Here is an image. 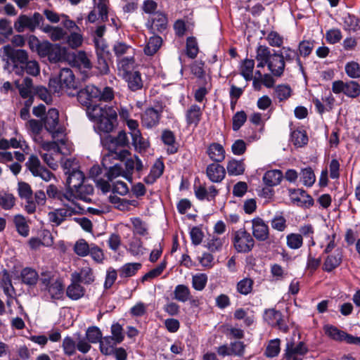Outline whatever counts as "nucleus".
Segmentation results:
<instances>
[{"instance_id": "nucleus-59", "label": "nucleus", "mask_w": 360, "mask_h": 360, "mask_svg": "<svg viewBox=\"0 0 360 360\" xmlns=\"http://www.w3.org/2000/svg\"><path fill=\"white\" fill-rule=\"evenodd\" d=\"M270 223L273 229L280 232L284 231L287 228L286 219L282 214H275Z\"/></svg>"}, {"instance_id": "nucleus-14", "label": "nucleus", "mask_w": 360, "mask_h": 360, "mask_svg": "<svg viewBox=\"0 0 360 360\" xmlns=\"http://www.w3.org/2000/svg\"><path fill=\"white\" fill-rule=\"evenodd\" d=\"M75 212L71 207L56 209L48 213V220L53 226H58L67 217L72 216Z\"/></svg>"}, {"instance_id": "nucleus-27", "label": "nucleus", "mask_w": 360, "mask_h": 360, "mask_svg": "<svg viewBox=\"0 0 360 360\" xmlns=\"http://www.w3.org/2000/svg\"><path fill=\"white\" fill-rule=\"evenodd\" d=\"M207 153L210 158L216 162H221L225 159V150L218 143H211L207 148Z\"/></svg>"}, {"instance_id": "nucleus-35", "label": "nucleus", "mask_w": 360, "mask_h": 360, "mask_svg": "<svg viewBox=\"0 0 360 360\" xmlns=\"http://www.w3.org/2000/svg\"><path fill=\"white\" fill-rule=\"evenodd\" d=\"M20 278L23 283L30 286L35 285L40 279L37 272L29 267H26L21 271Z\"/></svg>"}, {"instance_id": "nucleus-56", "label": "nucleus", "mask_w": 360, "mask_h": 360, "mask_svg": "<svg viewBox=\"0 0 360 360\" xmlns=\"http://www.w3.org/2000/svg\"><path fill=\"white\" fill-rule=\"evenodd\" d=\"M286 243L289 248L297 250L302 246L303 238L298 233H290L286 236Z\"/></svg>"}, {"instance_id": "nucleus-58", "label": "nucleus", "mask_w": 360, "mask_h": 360, "mask_svg": "<svg viewBox=\"0 0 360 360\" xmlns=\"http://www.w3.org/2000/svg\"><path fill=\"white\" fill-rule=\"evenodd\" d=\"M345 70L347 75L352 79L360 77V65L355 61H350L346 63Z\"/></svg>"}, {"instance_id": "nucleus-31", "label": "nucleus", "mask_w": 360, "mask_h": 360, "mask_svg": "<svg viewBox=\"0 0 360 360\" xmlns=\"http://www.w3.org/2000/svg\"><path fill=\"white\" fill-rule=\"evenodd\" d=\"M84 293L85 289L80 285V283L71 278V283L66 289L67 296L72 300H77L82 297Z\"/></svg>"}, {"instance_id": "nucleus-36", "label": "nucleus", "mask_w": 360, "mask_h": 360, "mask_svg": "<svg viewBox=\"0 0 360 360\" xmlns=\"http://www.w3.org/2000/svg\"><path fill=\"white\" fill-rule=\"evenodd\" d=\"M341 251L337 250L333 255H328L323 264V270L328 272L333 271L337 268L342 262Z\"/></svg>"}, {"instance_id": "nucleus-62", "label": "nucleus", "mask_w": 360, "mask_h": 360, "mask_svg": "<svg viewBox=\"0 0 360 360\" xmlns=\"http://www.w3.org/2000/svg\"><path fill=\"white\" fill-rule=\"evenodd\" d=\"M96 56H110L108 46L103 38L94 39Z\"/></svg>"}, {"instance_id": "nucleus-42", "label": "nucleus", "mask_w": 360, "mask_h": 360, "mask_svg": "<svg viewBox=\"0 0 360 360\" xmlns=\"http://www.w3.org/2000/svg\"><path fill=\"white\" fill-rule=\"evenodd\" d=\"M13 222L18 233L20 236L27 237L29 235L30 227L24 216L21 214L14 216Z\"/></svg>"}, {"instance_id": "nucleus-22", "label": "nucleus", "mask_w": 360, "mask_h": 360, "mask_svg": "<svg viewBox=\"0 0 360 360\" xmlns=\"http://www.w3.org/2000/svg\"><path fill=\"white\" fill-rule=\"evenodd\" d=\"M112 51L117 60L135 55L134 49L131 46L122 41L115 42L112 46Z\"/></svg>"}, {"instance_id": "nucleus-41", "label": "nucleus", "mask_w": 360, "mask_h": 360, "mask_svg": "<svg viewBox=\"0 0 360 360\" xmlns=\"http://www.w3.org/2000/svg\"><path fill=\"white\" fill-rule=\"evenodd\" d=\"M226 169L229 176L241 175L244 173L245 165L243 160L232 159L228 162Z\"/></svg>"}, {"instance_id": "nucleus-4", "label": "nucleus", "mask_w": 360, "mask_h": 360, "mask_svg": "<svg viewBox=\"0 0 360 360\" xmlns=\"http://www.w3.org/2000/svg\"><path fill=\"white\" fill-rule=\"evenodd\" d=\"M49 87L56 93L64 91L68 96H74L78 89V83L70 68H63L60 71L58 78L50 79Z\"/></svg>"}, {"instance_id": "nucleus-51", "label": "nucleus", "mask_w": 360, "mask_h": 360, "mask_svg": "<svg viewBox=\"0 0 360 360\" xmlns=\"http://www.w3.org/2000/svg\"><path fill=\"white\" fill-rule=\"evenodd\" d=\"M94 7L97 9L102 21L105 22L108 19L109 0H93Z\"/></svg>"}, {"instance_id": "nucleus-17", "label": "nucleus", "mask_w": 360, "mask_h": 360, "mask_svg": "<svg viewBox=\"0 0 360 360\" xmlns=\"http://www.w3.org/2000/svg\"><path fill=\"white\" fill-rule=\"evenodd\" d=\"M116 62L118 74L121 77L136 70L138 66L135 60V55L118 59Z\"/></svg>"}, {"instance_id": "nucleus-38", "label": "nucleus", "mask_w": 360, "mask_h": 360, "mask_svg": "<svg viewBox=\"0 0 360 360\" xmlns=\"http://www.w3.org/2000/svg\"><path fill=\"white\" fill-rule=\"evenodd\" d=\"M161 138L163 143L167 146V150L168 153L174 154L177 152L175 136L172 131H163Z\"/></svg>"}, {"instance_id": "nucleus-43", "label": "nucleus", "mask_w": 360, "mask_h": 360, "mask_svg": "<svg viewBox=\"0 0 360 360\" xmlns=\"http://www.w3.org/2000/svg\"><path fill=\"white\" fill-rule=\"evenodd\" d=\"M162 38L159 36H153L148 39L145 48L144 53L148 56L154 55L162 45Z\"/></svg>"}, {"instance_id": "nucleus-13", "label": "nucleus", "mask_w": 360, "mask_h": 360, "mask_svg": "<svg viewBox=\"0 0 360 360\" xmlns=\"http://www.w3.org/2000/svg\"><path fill=\"white\" fill-rule=\"evenodd\" d=\"M125 159V168L123 169L124 178L131 182L134 170L136 172L140 173L143 169V165L141 159L137 155H134V157L130 158H127V157Z\"/></svg>"}, {"instance_id": "nucleus-29", "label": "nucleus", "mask_w": 360, "mask_h": 360, "mask_svg": "<svg viewBox=\"0 0 360 360\" xmlns=\"http://www.w3.org/2000/svg\"><path fill=\"white\" fill-rule=\"evenodd\" d=\"M164 164L160 160H157L150 169L149 174L144 178V182L147 184H153L160 178L164 171Z\"/></svg>"}, {"instance_id": "nucleus-28", "label": "nucleus", "mask_w": 360, "mask_h": 360, "mask_svg": "<svg viewBox=\"0 0 360 360\" xmlns=\"http://www.w3.org/2000/svg\"><path fill=\"white\" fill-rule=\"evenodd\" d=\"M280 56H282L283 61L290 63L295 60L297 65L300 67L301 70H303L302 63L300 60V58L299 56L298 52L291 49L289 46H283L281 50L277 51Z\"/></svg>"}, {"instance_id": "nucleus-32", "label": "nucleus", "mask_w": 360, "mask_h": 360, "mask_svg": "<svg viewBox=\"0 0 360 360\" xmlns=\"http://www.w3.org/2000/svg\"><path fill=\"white\" fill-rule=\"evenodd\" d=\"M66 176L67 186L74 188V189L85 181V177L83 172L77 168H72V171L66 174Z\"/></svg>"}, {"instance_id": "nucleus-57", "label": "nucleus", "mask_w": 360, "mask_h": 360, "mask_svg": "<svg viewBox=\"0 0 360 360\" xmlns=\"http://www.w3.org/2000/svg\"><path fill=\"white\" fill-rule=\"evenodd\" d=\"M281 351L279 339H272L266 345L264 354L269 358L276 356Z\"/></svg>"}, {"instance_id": "nucleus-44", "label": "nucleus", "mask_w": 360, "mask_h": 360, "mask_svg": "<svg viewBox=\"0 0 360 360\" xmlns=\"http://www.w3.org/2000/svg\"><path fill=\"white\" fill-rule=\"evenodd\" d=\"M141 264L139 262L125 264L119 269L120 276L122 278L133 276L141 269Z\"/></svg>"}, {"instance_id": "nucleus-5", "label": "nucleus", "mask_w": 360, "mask_h": 360, "mask_svg": "<svg viewBox=\"0 0 360 360\" xmlns=\"http://www.w3.org/2000/svg\"><path fill=\"white\" fill-rule=\"evenodd\" d=\"M39 286L44 295L52 300H60L64 293L62 281L56 278L51 271L41 273Z\"/></svg>"}, {"instance_id": "nucleus-63", "label": "nucleus", "mask_w": 360, "mask_h": 360, "mask_svg": "<svg viewBox=\"0 0 360 360\" xmlns=\"http://www.w3.org/2000/svg\"><path fill=\"white\" fill-rule=\"evenodd\" d=\"M90 249L91 246L84 239L78 240L74 246L75 252L80 257H85L89 255Z\"/></svg>"}, {"instance_id": "nucleus-2", "label": "nucleus", "mask_w": 360, "mask_h": 360, "mask_svg": "<svg viewBox=\"0 0 360 360\" xmlns=\"http://www.w3.org/2000/svg\"><path fill=\"white\" fill-rule=\"evenodd\" d=\"M110 131L102 134L98 133L101 136V144L108 150V153L103 158V166H108L112 160L123 161L129 155L128 150H117L118 148L124 147L128 144V138L126 133L121 131L117 136H112L110 135Z\"/></svg>"}, {"instance_id": "nucleus-48", "label": "nucleus", "mask_w": 360, "mask_h": 360, "mask_svg": "<svg viewBox=\"0 0 360 360\" xmlns=\"http://www.w3.org/2000/svg\"><path fill=\"white\" fill-rule=\"evenodd\" d=\"M307 352V347L303 342H300L297 345L292 341L287 343L285 352L290 355L304 354Z\"/></svg>"}, {"instance_id": "nucleus-19", "label": "nucleus", "mask_w": 360, "mask_h": 360, "mask_svg": "<svg viewBox=\"0 0 360 360\" xmlns=\"http://www.w3.org/2000/svg\"><path fill=\"white\" fill-rule=\"evenodd\" d=\"M161 113L153 108H147L141 116V122L144 127L152 128L160 121Z\"/></svg>"}, {"instance_id": "nucleus-64", "label": "nucleus", "mask_w": 360, "mask_h": 360, "mask_svg": "<svg viewBox=\"0 0 360 360\" xmlns=\"http://www.w3.org/2000/svg\"><path fill=\"white\" fill-rule=\"evenodd\" d=\"M269 44L272 47H281L283 44V37L276 31H271L266 37Z\"/></svg>"}, {"instance_id": "nucleus-30", "label": "nucleus", "mask_w": 360, "mask_h": 360, "mask_svg": "<svg viewBox=\"0 0 360 360\" xmlns=\"http://www.w3.org/2000/svg\"><path fill=\"white\" fill-rule=\"evenodd\" d=\"M283 177V173L279 169L267 171L263 176L262 180L265 185L272 187L278 185Z\"/></svg>"}, {"instance_id": "nucleus-34", "label": "nucleus", "mask_w": 360, "mask_h": 360, "mask_svg": "<svg viewBox=\"0 0 360 360\" xmlns=\"http://www.w3.org/2000/svg\"><path fill=\"white\" fill-rule=\"evenodd\" d=\"M75 191V193H77V198H78V200H81L86 202L91 201L90 196L94 194V187L91 184L84 181L80 186L77 187Z\"/></svg>"}, {"instance_id": "nucleus-24", "label": "nucleus", "mask_w": 360, "mask_h": 360, "mask_svg": "<svg viewBox=\"0 0 360 360\" xmlns=\"http://www.w3.org/2000/svg\"><path fill=\"white\" fill-rule=\"evenodd\" d=\"M91 342L95 343L97 340L100 342V349L105 355H111L114 353L116 345L123 339H91Z\"/></svg>"}, {"instance_id": "nucleus-52", "label": "nucleus", "mask_w": 360, "mask_h": 360, "mask_svg": "<svg viewBox=\"0 0 360 360\" xmlns=\"http://www.w3.org/2000/svg\"><path fill=\"white\" fill-rule=\"evenodd\" d=\"M291 141L297 147H302L308 142V137L304 131L295 130L291 133Z\"/></svg>"}, {"instance_id": "nucleus-26", "label": "nucleus", "mask_w": 360, "mask_h": 360, "mask_svg": "<svg viewBox=\"0 0 360 360\" xmlns=\"http://www.w3.org/2000/svg\"><path fill=\"white\" fill-rule=\"evenodd\" d=\"M202 110L196 104L191 105L186 112V120L188 125L197 127L201 120Z\"/></svg>"}, {"instance_id": "nucleus-16", "label": "nucleus", "mask_w": 360, "mask_h": 360, "mask_svg": "<svg viewBox=\"0 0 360 360\" xmlns=\"http://www.w3.org/2000/svg\"><path fill=\"white\" fill-rule=\"evenodd\" d=\"M245 346L240 341H234L229 345H223L217 349L218 354L222 357L226 356H242L244 352Z\"/></svg>"}, {"instance_id": "nucleus-50", "label": "nucleus", "mask_w": 360, "mask_h": 360, "mask_svg": "<svg viewBox=\"0 0 360 360\" xmlns=\"http://www.w3.org/2000/svg\"><path fill=\"white\" fill-rule=\"evenodd\" d=\"M111 164L112 162L108 166H103L107 169L105 176L108 178V180L112 181L118 176L124 177V171L122 165L120 164H115L111 166Z\"/></svg>"}, {"instance_id": "nucleus-6", "label": "nucleus", "mask_w": 360, "mask_h": 360, "mask_svg": "<svg viewBox=\"0 0 360 360\" xmlns=\"http://www.w3.org/2000/svg\"><path fill=\"white\" fill-rule=\"evenodd\" d=\"M45 129L49 131L53 139H57L63 144H65V129L59 123V113L56 108L49 109L42 119Z\"/></svg>"}, {"instance_id": "nucleus-46", "label": "nucleus", "mask_w": 360, "mask_h": 360, "mask_svg": "<svg viewBox=\"0 0 360 360\" xmlns=\"http://www.w3.org/2000/svg\"><path fill=\"white\" fill-rule=\"evenodd\" d=\"M174 298L181 302H186L190 300V289L185 285H177L174 290Z\"/></svg>"}, {"instance_id": "nucleus-25", "label": "nucleus", "mask_w": 360, "mask_h": 360, "mask_svg": "<svg viewBox=\"0 0 360 360\" xmlns=\"http://www.w3.org/2000/svg\"><path fill=\"white\" fill-rule=\"evenodd\" d=\"M4 51L12 63L25 65L28 61V55L25 50L12 51L10 46H4Z\"/></svg>"}, {"instance_id": "nucleus-54", "label": "nucleus", "mask_w": 360, "mask_h": 360, "mask_svg": "<svg viewBox=\"0 0 360 360\" xmlns=\"http://www.w3.org/2000/svg\"><path fill=\"white\" fill-rule=\"evenodd\" d=\"M253 284L254 281L251 278H245L237 283V291L241 295H247L252 292Z\"/></svg>"}, {"instance_id": "nucleus-11", "label": "nucleus", "mask_w": 360, "mask_h": 360, "mask_svg": "<svg viewBox=\"0 0 360 360\" xmlns=\"http://www.w3.org/2000/svg\"><path fill=\"white\" fill-rule=\"evenodd\" d=\"M18 194L21 199L25 200V210L28 214L35 212V202L32 195L33 191L30 185L26 182H19L18 184Z\"/></svg>"}, {"instance_id": "nucleus-7", "label": "nucleus", "mask_w": 360, "mask_h": 360, "mask_svg": "<svg viewBox=\"0 0 360 360\" xmlns=\"http://www.w3.org/2000/svg\"><path fill=\"white\" fill-rule=\"evenodd\" d=\"M232 243L235 250L240 253H248L255 246V240L245 229L233 232Z\"/></svg>"}, {"instance_id": "nucleus-60", "label": "nucleus", "mask_w": 360, "mask_h": 360, "mask_svg": "<svg viewBox=\"0 0 360 360\" xmlns=\"http://www.w3.org/2000/svg\"><path fill=\"white\" fill-rule=\"evenodd\" d=\"M323 330L325 334L329 338H354L332 325H326Z\"/></svg>"}, {"instance_id": "nucleus-10", "label": "nucleus", "mask_w": 360, "mask_h": 360, "mask_svg": "<svg viewBox=\"0 0 360 360\" xmlns=\"http://www.w3.org/2000/svg\"><path fill=\"white\" fill-rule=\"evenodd\" d=\"M26 165L34 176L40 177L45 181H49L54 178V174L41 165L39 159L34 155H32Z\"/></svg>"}, {"instance_id": "nucleus-45", "label": "nucleus", "mask_w": 360, "mask_h": 360, "mask_svg": "<svg viewBox=\"0 0 360 360\" xmlns=\"http://www.w3.org/2000/svg\"><path fill=\"white\" fill-rule=\"evenodd\" d=\"M255 68V60L252 59H245L240 65V74L248 82L252 79V73Z\"/></svg>"}, {"instance_id": "nucleus-47", "label": "nucleus", "mask_w": 360, "mask_h": 360, "mask_svg": "<svg viewBox=\"0 0 360 360\" xmlns=\"http://www.w3.org/2000/svg\"><path fill=\"white\" fill-rule=\"evenodd\" d=\"M292 92V89L288 84H278L274 89V96L280 102L288 99Z\"/></svg>"}, {"instance_id": "nucleus-15", "label": "nucleus", "mask_w": 360, "mask_h": 360, "mask_svg": "<svg viewBox=\"0 0 360 360\" xmlns=\"http://www.w3.org/2000/svg\"><path fill=\"white\" fill-rule=\"evenodd\" d=\"M252 230L254 237L259 241H265L269 236V229L265 221L257 217L252 220Z\"/></svg>"}, {"instance_id": "nucleus-3", "label": "nucleus", "mask_w": 360, "mask_h": 360, "mask_svg": "<svg viewBox=\"0 0 360 360\" xmlns=\"http://www.w3.org/2000/svg\"><path fill=\"white\" fill-rule=\"evenodd\" d=\"M255 58L258 62L257 68H264L266 65L274 77H280L283 75L285 63L277 51H271L268 46L259 45L256 50Z\"/></svg>"}, {"instance_id": "nucleus-8", "label": "nucleus", "mask_w": 360, "mask_h": 360, "mask_svg": "<svg viewBox=\"0 0 360 360\" xmlns=\"http://www.w3.org/2000/svg\"><path fill=\"white\" fill-rule=\"evenodd\" d=\"M43 21V16L37 12L32 17L20 15L14 22V28L18 32H22L26 28L33 32Z\"/></svg>"}, {"instance_id": "nucleus-23", "label": "nucleus", "mask_w": 360, "mask_h": 360, "mask_svg": "<svg viewBox=\"0 0 360 360\" xmlns=\"http://www.w3.org/2000/svg\"><path fill=\"white\" fill-rule=\"evenodd\" d=\"M72 279L86 285L91 284L95 279L93 270L89 266H84L79 272L75 271L71 274Z\"/></svg>"}, {"instance_id": "nucleus-33", "label": "nucleus", "mask_w": 360, "mask_h": 360, "mask_svg": "<svg viewBox=\"0 0 360 360\" xmlns=\"http://www.w3.org/2000/svg\"><path fill=\"white\" fill-rule=\"evenodd\" d=\"M150 28L153 31L162 32L165 30L167 25V18L162 13H154L150 18Z\"/></svg>"}, {"instance_id": "nucleus-37", "label": "nucleus", "mask_w": 360, "mask_h": 360, "mask_svg": "<svg viewBox=\"0 0 360 360\" xmlns=\"http://www.w3.org/2000/svg\"><path fill=\"white\" fill-rule=\"evenodd\" d=\"M72 63L75 66H77L79 68L89 70L92 67L87 54L83 51H79L74 53Z\"/></svg>"}, {"instance_id": "nucleus-18", "label": "nucleus", "mask_w": 360, "mask_h": 360, "mask_svg": "<svg viewBox=\"0 0 360 360\" xmlns=\"http://www.w3.org/2000/svg\"><path fill=\"white\" fill-rule=\"evenodd\" d=\"M206 174L212 182L219 183L224 179L226 170L222 165L217 163H212L207 165Z\"/></svg>"}, {"instance_id": "nucleus-61", "label": "nucleus", "mask_w": 360, "mask_h": 360, "mask_svg": "<svg viewBox=\"0 0 360 360\" xmlns=\"http://www.w3.org/2000/svg\"><path fill=\"white\" fill-rule=\"evenodd\" d=\"M207 276L205 274H197L192 277V285L198 291L202 290L207 284Z\"/></svg>"}, {"instance_id": "nucleus-53", "label": "nucleus", "mask_w": 360, "mask_h": 360, "mask_svg": "<svg viewBox=\"0 0 360 360\" xmlns=\"http://www.w3.org/2000/svg\"><path fill=\"white\" fill-rule=\"evenodd\" d=\"M0 287L3 289L4 294L8 298H13L15 295V289L12 285L11 280L8 275L5 274L0 281Z\"/></svg>"}, {"instance_id": "nucleus-9", "label": "nucleus", "mask_w": 360, "mask_h": 360, "mask_svg": "<svg viewBox=\"0 0 360 360\" xmlns=\"http://www.w3.org/2000/svg\"><path fill=\"white\" fill-rule=\"evenodd\" d=\"M332 91L335 94H344L349 98H356L360 94V85L355 81L335 80L332 83Z\"/></svg>"}, {"instance_id": "nucleus-55", "label": "nucleus", "mask_w": 360, "mask_h": 360, "mask_svg": "<svg viewBox=\"0 0 360 360\" xmlns=\"http://www.w3.org/2000/svg\"><path fill=\"white\" fill-rule=\"evenodd\" d=\"M75 200H78V198H77V193H75L74 188H71L68 186L65 192L61 191L60 201L63 202L65 207H69L65 203V201H68L72 202L73 205H77Z\"/></svg>"}, {"instance_id": "nucleus-49", "label": "nucleus", "mask_w": 360, "mask_h": 360, "mask_svg": "<svg viewBox=\"0 0 360 360\" xmlns=\"http://www.w3.org/2000/svg\"><path fill=\"white\" fill-rule=\"evenodd\" d=\"M39 139L37 142H38L41 147L47 152L53 151L55 154L61 153V148L60 145H63L60 142V141L57 139H53V141H44L42 140L41 137H39Z\"/></svg>"}, {"instance_id": "nucleus-20", "label": "nucleus", "mask_w": 360, "mask_h": 360, "mask_svg": "<svg viewBox=\"0 0 360 360\" xmlns=\"http://www.w3.org/2000/svg\"><path fill=\"white\" fill-rule=\"evenodd\" d=\"M127 83L128 88L132 91L140 90L143 86L141 75L138 70H134L122 77Z\"/></svg>"}, {"instance_id": "nucleus-39", "label": "nucleus", "mask_w": 360, "mask_h": 360, "mask_svg": "<svg viewBox=\"0 0 360 360\" xmlns=\"http://www.w3.org/2000/svg\"><path fill=\"white\" fill-rule=\"evenodd\" d=\"M16 202V198L8 191H0V207L5 210H11Z\"/></svg>"}, {"instance_id": "nucleus-1", "label": "nucleus", "mask_w": 360, "mask_h": 360, "mask_svg": "<svg viewBox=\"0 0 360 360\" xmlns=\"http://www.w3.org/2000/svg\"><path fill=\"white\" fill-rule=\"evenodd\" d=\"M78 101L86 107L89 118L94 122V130L102 134L113 131L117 118L116 110L112 106L102 104H94L98 101L99 89L94 85H88L85 88L77 91Z\"/></svg>"}, {"instance_id": "nucleus-40", "label": "nucleus", "mask_w": 360, "mask_h": 360, "mask_svg": "<svg viewBox=\"0 0 360 360\" xmlns=\"http://www.w3.org/2000/svg\"><path fill=\"white\" fill-rule=\"evenodd\" d=\"M66 49L58 44H53L48 59L51 63H58L65 60Z\"/></svg>"}, {"instance_id": "nucleus-12", "label": "nucleus", "mask_w": 360, "mask_h": 360, "mask_svg": "<svg viewBox=\"0 0 360 360\" xmlns=\"http://www.w3.org/2000/svg\"><path fill=\"white\" fill-rule=\"evenodd\" d=\"M264 320L270 326L277 327L283 332H287L288 327L284 323L283 316L281 311L274 309L265 310L264 314Z\"/></svg>"}, {"instance_id": "nucleus-21", "label": "nucleus", "mask_w": 360, "mask_h": 360, "mask_svg": "<svg viewBox=\"0 0 360 360\" xmlns=\"http://www.w3.org/2000/svg\"><path fill=\"white\" fill-rule=\"evenodd\" d=\"M292 195V202L298 206L304 207H310L314 205L313 198L304 190L298 189L290 191Z\"/></svg>"}]
</instances>
